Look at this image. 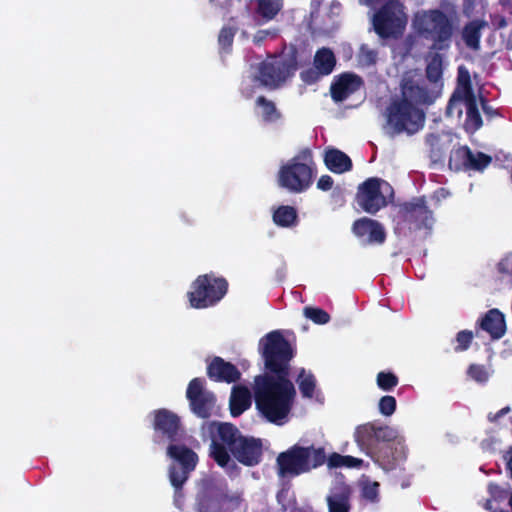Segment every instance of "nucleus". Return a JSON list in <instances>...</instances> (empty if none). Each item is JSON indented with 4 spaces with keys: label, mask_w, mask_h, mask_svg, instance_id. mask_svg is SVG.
<instances>
[{
    "label": "nucleus",
    "mask_w": 512,
    "mask_h": 512,
    "mask_svg": "<svg viewBox=\"0 0 512 512\" xmlns=\"http://www.w3.org/2000/svg\"><path fill=\"white\" fill-rule=\"evenodd\" d=\"M259 352L266 372L254 379L255 405L267 421L281 425L291 412L296 396L289 378L294 350L283 334L275 330L260 339Z\"/></svg>",
    "instance_id": "f257e3e1"
},
{
    "label": "nucleus",
    "mask_w": 512,
    "mask_h": 512,
    "mask_svg": "<svg viewBox=\"0 0 512 512\" xmlns=\"http://www.w3.org/2000/svg\"><path fill=\"white\" fill-rule=\"evenodd\" d=\"M212 436L209 456L224 468L231 461V455L242 465L253 467L262 461L263 443L260 438L244 436L232 423H216Z\"/></svg>",
    "instance_id": "f03ea898"
},
{
    "label": "nucleus",
    "mask_w": 512,
    "mask_h": 512,
    "mask_svg": "<svg viewBox=\"0 0 512 512\" xmlns=\"http://www.w3.org/2000/svg\"><path fill=\"white\" fill-rule=\"evenodd\" d=\"M355 442L361 449L371 451L377 444L384 443L375 453L374 460L383 468L391 469L405 457L404 446L398 439V431L388 425L368 422L359 425L354 433Z\"/></svg>",
    "instance_id": "7ed1b4c3"
},
{
    "label": "nucleus",
    "mask_w": 512,
    "mask_h": 512,
    "mask_svg": "<svg viewBox=\"0 0 512 512\" xmlns=\"http://www.w3.org/2000/svg\"><path fill=\"white\" fill-rule=\"evenodd\" d=\"M326 462L323 447L300 446L295 444L276 458L277 474L281 478H293L310 472Z\"/></svg>",
    "instance_id": "20e7f679"
},
{
    "label": "nucleus",
    "mask_w": 512,
    "mask_h": 512,
    "mask_svg": "<svg viewBox=\"0 0 512 512\" xmlns=\"http://www.w3.org/2000/svg\"><path fill=\"white\" fill-rule=\"evenodd\" d=\"M418 33L432 41L434 51H447L452 43L454 26L451 18L440 9L424 12L416 22Z\"/></svg>",
    "instance_id": "39448f33"
},
{
    "label": "nucleus",
    "mask_w": 512,
    "mask_h": 512,
    "mask_svg": "<svg viewBox=\"0 0 512 512\" xmlns=\"http://www.w3.org/2000/svg\"><path fill=\"white\" fill-rule=\"evenodd\" d=\"M313 155L309 148L302 149L279 171V185L290 192L300 193L307 190L314 177Z\"/></svg>",
    "instance_id": "423d86ee"
},
{
    "label": "nucleus",
    "mask_w": 512,
    "mask_h": 512,
    "mask_svg": "<svg viewBox=\"0 0 512 512\" xmlns=\"http://www.w3.org/2000/svg\"><path fill=\"white\" fill-rule=\"evenodd\" d=\"M228 282L224 277L213 273L199 275L191 284L187 297L190 306L205 309L216 305L227 294Z\"/></svg>",
    "instance_id": "0eeeda50"
},
{
    "label": "nucleus",
    "mask_w": 512,
    "mask_h": 512,
    "mask_svg": "<svg viewBox=\"0 0 512 512\" xmlns=\"http://www.w3.org/2000/svg\"><path fill=\"white\" fill-rule=\"evenodd\" d=\"M298 69L296 56L288 58L271 56L257 65L253 81L268 89L281 87Z\"/></svg>",
    "instance_id": "6e6552de"
},
{
    "label": "nucleus",
    "mask_w": 512,
    "mask_h": 512,
    "mask_svg": "<svg viewBox=\"0 0 512 512\" xmlns=\"http://www.w3.org/2000/svg\"><path fill=\"white\" fill-rule=\"evenodd\" d=\"M424 123V111L405 100H394L387 107V124L393 134L413 135L423 128Z\"/></svg>",
    "instance_id": "1a4fd4ad"
},
{
    "label": "nucleus",
    "mask_w": 512,
    "mask_h": 512,
    "mask_svg": "<svg viewBox=\"0 0 512 512\" xmlns=\"http://www.w3.org/2000/svg\"><path fill=\"white\" fill-rule=\"evenodd\" d=\"M406 24L404 6L398 0H388L373 16L374 30L384 39L401 36Z\"/></svg>",
    "instance_id": "9d476101"
},
{
    "label": "nucleus",
    "mask_w": 512,
    "mask_h": 512,
    "mask_svg": "<svg viewBox=\"0 0 512 512\" xmlns=\"http://www.w3.org/2000/svg\"><path fill=\"white\" fill-rule=\"evenodd\" d=\"M203 378H193L186 390V398L193 414L201 419H208L212 415L216 403V396L205 387Z\"/></svg>",
    "instance_id": "9b49d317"
},
{
    "label": "nucleus",
    "mask_w": 512,
    "mask_h": 512,
    "mask_svg": "<svg viewBox=\"0 0 512 512\" xmlns=\"http://www.w3.org/2000/svg\"><path fill=\"white\" fill-rule=\"evenodd\" d=\"M403 221L408 224L410 230H430L434 223L433 212L428 208L424 196L414 198L402 205Z\"/></svg>",
    "instance_id": "f8f14e48"
},
{
    "label": "nucleus",
    "mask_w": 512,
    "mask_h": 512,
    "mask_svg": "<svg viewBox=\"0 0 512 512\" xmlns=\"http://www.w3.org/2000/svg\"><path fill=\"white\" fill-rule=\"evenodd\" d=\"M381 182L379 178H368L358 187L356 202L369 214H376L387 205L386 198L381 192Z\"/></svg>",
    "instance_id": "ddd939ff"
},
{
    "label": "nucleus",
    "mask_w": 512,
    "mask_h": 512,
    "mask_svg": "<svg viewBox=\"0 0 512 512\" xmlns=\"http://www.w3.org/2000/svg\"><path fill=\"white\" fill-rule=\"evenodd\" d=\"M153 428L170 442L178 440L181 428L180 417L165 408L154 410Z\"/></svg>",
    "instance_id": "4468645a"
},
{
    "label": "nucleus",
    "mask_w": 512,
    "mask_h": 512,
    "mask_svg": "<svg viewBox=\"0 0 512 512\" xmlns=\"http://www.w3.org/2000/svg\"><path fill=\"white\" fill-rule=\"evenodd\" d=\"M364 82L363 79L350 72H344L335 77L330 86L331 98L334 102L339 103L345 101L352 94L357 92Z\"/></svg>",
    "instance_id": "2eb2a0df"
},
{
    "label": "nucleus",
    "mask_w": 512,
    "mask_h": 512,
    "mask_svg": "<svg viewBox=\"0 0 512 512\" xmlns=\"http://www.w3.org/2000/svg\"><path fill=\"white\" fill-rule=\"evenodd\" d=\"M352 232L360 239L365 238L367 244H383L386 232L383 225L377 220L362 217L354 221Z\"/></svg>",
    "instance_id": "dca6fc26"
},
{
    "label": "nucleus",
    "mask_w": 512,
    "mask_h": 512,
    "mask_svg": "<svg viewBox=\"0 0 512 512\" xmlns=\"http://www.w3.org/2000/svg\"><path fill=\"white\" fill-rule=\"evenodd\" d=\"M207 376L214 382L235 383L240 380L241 372L231 362L220 356H214L207 364Z\"/></svg>",
    "instance_id": "f3484780"
},
{
    "label": "nucleus",
    "mask_w": 512,
    "mask_h": 512,
    "mask_svg": "<svg viewBox=\"0 0 512 512\" xmlns=\"http://www.w3.org/2000/svg\"><path fill=\"white\" fill-rule=\"evenodd\" d=\"M400 100H405L412 105L429 106L434 103L436 96L428 89L426 85H420L412 78H405L401 84Z\"/></svg>",
    "instance_id": "a211bd4d"
},
{
    "label": "nucleus",
    "mask_w": 512,
    "mask_h": 512,
    "mask_svg": "<svg viewBox=\"0 0 512 512\" xmlns=\"http://www.w3.org/2000/svg\"><path fill=\"white\" fill-rule=\"evenodd\" d=\"M481 329L489 334L491 340H499L506 333V321L504 314L496 309L488 310L476 322V331Z\"/></svg>",
    "instance_id": "6ab92c4d"
},
{
    "label": "nucleus",
    "mask_w": 512,
    "mask_h": 512,
    "mask_svg": "<svg viewBox=\"0 0 512 512\" xmlns=\"http://www.w3.org/2000/svg\"><path fill=\"white\" fill-rule=\"evenodd\" d=\"M252 404L251 392L244 385H237L232 388L229 408L232 417H238L250 408Z\"/></svg>",
    "instance_id": "aec40b11"
},
{
    "label": "nucleus",
    "mask_w": 512,
    "mask_h": 512,
    "mask_svg": "<svg viewBox=\"0 0 512 512\" xmlns=\"http://www.w3.org/2000/svg\"><path fill=\"white\" fill-rule=\"evenodd\" d=\"M325 166L335 174H342L352 169V160L337 148H328L324 155Z\"/></svg>",
    "instance_id": "412c9836"
},
{
    "label": "nucleus",
    "mask_w": 512,
    "mask_h": 512,
    "mask_svg": "<svg viewBox=\"0 0 512 512\" xmlns=\"http://www.w3.org/2000/svg\"><path fill=\"white\" fill-rule=\"evenodd\" d=\"M488 26V22L481 19H474L467 22L462 29V39L465 45L473 50L480 49L482 30Z\"/></svg>",
    "instance_id": "4be33fe9"
},
{
    "label": "nucleus",
    "mask_w": 512,
    "mask_h": 512,
    "mask_svg": "<svg viewBox=\"0 0 512 512\" xmlns=\"http://www.w3.org/2000/svg\"><path fill=\"white\" fill-rule=\"evenodd\" d=\"M167 455L176 461L181 468L194 470L198 463V455L185 445L170 444Z\"/></svg>",
    "instance_id": "5701e85b"
},
{
    "label": "nucleus",
    "mask_w": 512,
    "mask_h": 512,
    "mask_svg": "<svg viewBox=\"0 0 512 512\" xmlns=\"http://www.w3.org/2000/svg\"><path fill=\"white\" fill-rule=\"evenodd\" d=\"M314 66L322 73L329 75L336 66V58L333 51L329 48H320L316 51L313 61Z\"/></svg>",
    "instance_id": "b1692460"
},
{
    "label": "nucleus",
    "mask_w": 512,
    "mask_h": 512,
    "mask_svg": "<svg viewBox=\"0 0 512 512\" xmlns=\"http://www.w3.org/2000/svg\"><path fill=\"white\" fill-rule=\"evenodd\" d=\"M465 107V129L466 131L475 132L479 130L483 124L476 97H469L465 99Z\"/></svg>",
    "instance_id": "393cba45"
},
{
    "label": "nucleus",
    "mask_w": 512,
    "mask_h": 512,
    "mask_svg": "<svg viewBox=\"0 0 512 512\" xmlns=\"http://www.w3.org/2000/svg\"><path fill=\"white\" fill-rule=\"evenodd\" d=\"M273 221L279 227H292L298 221L297 210L289 205H281L274 211Z\"/></svg>",
    "instance_id": "a878e982"
},
{
    "label": "nucleus",
    "mask_w": 512,
    "mask_h": 512,
    "mask_svg": "<svg viewBox=\"0 0 512 512\" xmlns=\"http://www.w3.org/2000/svg\"><path fill=\"white\" fill-rule=\"evenodd\" d=\"M492 163V157L481 151H473L469 147L465 171L483 172Z\"/></svg>",
    "instance_id": "bb28decb"
},
{
    "label": "nucleus",
    "mask_w": 512,
    "mask_h": 512,
    "mask_svg": "<svg viewBox=\"0 0 512 512\" xmlns=\"http://www.w3.org/2000/svg\"><path fill=\"white\" fill-rule=\"evenodd\" d=\"M256 2V13L266 21L274 19L283 6V0H256Z\"/></svg>",
    "instance_id": "cd10ccee"
},
{
    "label": "nucleus",
    "mask_w": 512,
    "mask_h": 512,
    "mask_svg": "<svg viewBox=\"0 0 512 512\" xmlns=\"http://www.w3.org/2000/svg\"><path fill=\"white\" fill-rule=\"evenodd\" d=\"M425 72L431 83H438L442 79L443 58L438 51L429 56Z\"/></svg>",
    "instance_id": "c85d7f7f"
},
{
    "label": "nucleus",
    "mask_w": 512,
    "mask_h": 512,
    "mask_svg": "<svg viewBox=\"0 0 512 512\" xmlns=\"http://www.w3.org/2000/svg\"><path fill=\"white\" fill-rule=\"evenodd\" d=\"M350 492L343 489L327 498L329 512H349L350 510Z\"/></svg>",
    "instance_id": "c756f323"
},
{
    "label": "nucleus",
    "mask_w": 512,
    "mask_h": 512,
    "mask_svg": "<svg viewBox=\"0 0 512 512\" xmlns=\"http://www.w3.org/2000/svg\"><path fill=\"white\" fill-rule=\"evenodd\" d=\"M469 147L467 145L458 146L451 150L448 166L455 172L465 171L466 159H468Z\"/></svg>",
    "instance_id": "7c9ffc66"
},
{
    "label": "nucleus",
    "mask_w": 512,
    "mask_h": 512,
    "mask_svg": "<svg viewBox=\"0 0 512 512\" xmlns=\"http://www.w3.org/2000/svg\"><path fill=\"white\" fill-rule=\"evenodd\" d=\"M257 106L262 109V119L264 122L271 123L281 118V113L278 111L275 103L265 96H259L256 99Z\"/></svg>",
    "instance_id": "2f4dec72"
},
{
    "label": "nucleus",
    "mask_w": 512,
    "mask_h": 512,
    "mask_svg": "<svg viewBox=\"0 0 512 512\" xmlns=\"http://www.w3.org/2000/svg\"><path fill=\"white\" fill-rule=\"evenodd\" d=\"M454 92H459L465 99L475 97L470 74L463 66L458 69L457 87Z\"/></svg>",
    "instance_id": "473e14b6"
},
{
    "label": "nucleus",
    "mask_w": 512,
    "mask_h": 512,
    "mask_svg": "<svg viewBox=\"0 0 512 512\" xmlns=\"http://www.w3.org/2000/svg\"><path fill=\"white\" fill-rule=\"evenodd\" d=\"M426 144L429 146V157L434 162H442L445 152L440 145V136L430 133L425 138Z\"/></svg>",
    "instance_id": "72a5a7b5"
},
{
    "label": "nucleus",
    "mask_w": 512,
    "mask_h": 512,
    "mask_svg": "<svg viewBox=\"0 0 512 512\" xmlns=\"http://www.w3.org/2000/svg\"><path fill=\"white\" fill-rule=\"evenodd\" d=\"M299 390L303 397L311 398L314 394L316 387V380L313 374H306L305 370L302 369L297 379Z\"/></svg>",
    "instance_id": "f704fd0d"
},
{
    "label": "nucleus",
    "mask_w": 512,
    "mask_h": 512,
    "mask_svg": "<svg viewBox=\"0 0 512 512\" xmlns=\"http://www.w3.org/2000/svg\"><path fill=\"white\" fill-rule=\"evenodd\" d=\"M193 470L177 467L175 465H171L169 467V480L171 482V485L176 489L180 490L185 482L189 478V474Z\"/></svg>",
    "instance_id": "c9c22d12"
},
{
    "label": "nucleus",
    "mask_w": 512,
    "mask_h": 512,
    "mask_svg": "<svg viewBox=\"0 0 512 512\" xmlns=\"http://www.w3.org/2000/svg\"><path fill=\"white\" fill-rule=\"evenodd\" d=\"M399 383V378L391 371H380L376 376V384L385 392L392 391Z\"/></svg>",
    "instance_id": "e433bc0d"
},
{
    "label": "nucleus",
    "mask_w": 512,
    "mask_h": 512,
    "mask_svg": "<svg viewBox=\"0 0 512 512\" xmlns=\"http://www.w3.org/2000/svg\"><path fill=\"white\" fill-rule=\"evenodd\" d=\"M326 461L328 462V466L330 468H338V467H356L358 466L362 460L352 457V456H343L338 453H332L328 458L326 457Z\"/></svg>",
    "instance_id": "4c0bfd02"
},
{
    "label": "nucleus",
    "mask_w": 512,
    "mask_h": 512,
    "mask_svg": "<svg viewBox=\"0 0 512 512\" xmlns=\"http://www.w3.org/2000/svg\"><path fill=\"white\" fill-rule=\"evenodd\" d=\"M238 28L236 26H224L218 35V43L222 50L229 51L233 45Z\"/></svg>",
    "instance_id": "58836bf2"
},
{
    "label": "nucleus",
    "mask_w": 512,
    "mask_h": 512,
    "mask_svg": "<svg viewBox=\"0 0 512 512\" xmlns=\"http://www.w3.org/2000/svg\"><path fill=\"white\" fill-rule=\"evenodd\" d=\"M304 315L306 318L319 325L327 324L330 321V315L325 310L318 307H305Z\"/></svg>",
    "instance_id": "ea45409f"
},
{
    "label": "nucleus",
    "mask_w": 512,
    "mask_h": 512,
    "mask_svg": "<svg viewBox=\"0 0 512 512\" xmlns=\"http://www.w3.org/2000/svg\"><path fill=\"white\" fill-rule=\"evenodd\" d=\"M397 407V401L394 396L385 395L379 399L378 409L380 414L389 417L394 414Z\"/></svg>",
    "instance_id": "a19ab883"
},
{
    "label": "nucleus",
    "mask_w": 512,
    "mask_h": 512,
    "mask_svg": "<svg viewBox=\"0 0 512 512\" xmlns=\"http://www.w3.org/2000/svg\"><path fill=\"white\" fill-rule=\"evenodd\" d=\"M465 104V98L459 92H453L451 95L447 107H446V115L453 116L455 113L458 115L462 114L461 104Z\"/></svg>",
    "instance_id": "79ce46f5"
},
{
    "label": "nucleus",
    "mask_w": 512,
    "mask_h": 512,
    "mask_svg": "<svg viewBox=\"0 0 512 512\" xmlns=\"http://www.w3.org/2000/svg\"><path fill=\"white\" fill-rule=\"evenodd\" d=\"M474 338V334L470 330H461L456 335L457 345L454 347L455 352L466 351Z\"/></svg>",
    "instance_id": "37998d69"
},
{
    "label": "nucleus",
    "mask_w": 512,
    "mask_h": 512,
    "mask_svg": "<svg viewBox=\"0 0 512 512\" xmlns=\"http://www.w3.org/2000/svg\"><path fill=\"white\" fill-rule=\"evenodd\" d=\"M468 376L478 383H486L489 379V374L483 365L471 364L467 370Z\"/></svg>",
    "instance_id": "c03bdc74"
},
{
    "label": "nucleus",
    "mask_w": 512,
    "mask_h": 512,
    "mask_svg": "<svg viewBox=\"0 0 512 512\" xmlns=\"http://www.w3.org/2000/svg\"><path fill=\"white\" fill-rule=\"evenodd\" d=\"M324 75L314 66L306 70L301 71L300 78L307 85H313L317 83Z\"/></svg>",
    "instance_id": "a18cd8bd"
},
{
    "label": "nucleus",
    "mask_w": 512,
    "mask_h": 512,
    "mask_svg": "<svg viewBox=\"0 0 512 512\" xmlns=\"http://www.w3.org/2000/svg\"><path fill=\"white\" fill-rule=\"evenodd\" d=\"M378 487L377 482L365 485L362 489V496L369 501H375L378 497Z\"/></svg>",
    "instance_id": "49530a36"
},
{
    "label": "nucleus",
    "mask_w": 512,
    "mask_h": 512,
    "mask_svg": "<svg viewBox=\"0 0 512 512\" xmlns=\"http://www.w3.org/2000/svg\"><path fill=\"white\" fill-rule=\"evenodd\" d=\"M360 56L366 65H373L376 63L377 53L374 50L362 46Z\"/></svg>",
    "instance_id": "de8ad7c7"
},
{
    "label": "nucleus",
    "mask_w": 512,
    "mask_h": 512,
    "mask_svg": "<svg viewBox=\"0 0 512 512\" xmlns=\"http://www.w3.org/2000/svg\"><path fill=\"white\" fill-rule=\"evenodd\" d=\"M333 179L329 175H322L317 181V188L322 191H328L333 187Z\"/></svg>",
    "instance_id": "09e8293b"
},
{
    "label": "nucleus",
    "mask_w": 512,
    "mask_h": 512,
    "mask_svg": "<svg viewBox=\"0 0 512 512\" xmlns=\"http://www.w3.org/2000/svg\"><path fill=\"white\" fill-rule=\"evenodd\" d=\"M492 22H493V25L497 29H502L507 26V21L504 16H500V15L495 16L494 19L492 20Z\"/></svg>",
    "instance_id": "8fccbe9b"
},
{
    "label": "nucleus",
    "mask_w": 512,
    "mask_h": 512,
    "mask_svg": "<svg viewBox=\"0 0 512 512\" xmlns=\"http://www.w3.org/2000/svg\"><path fill=\"white\" fill-rule=\"evenodd\" d=\"M510 411V408L509 407H504L502 409H500L495 415L493 418H490V420L492 421H495L497 420L498 418L504 416L505 414H507L508 412Z\"/></svg>",
    "instance_id": "3c124183"
},
{
    "label": "nucleus",
    "mask_w": 512,
    "mask_h": 512,
    "mask_svg": "<svg viewBox=\"0 0 512 512\" xmlns=\"http://www.w3.org/2000/svg\"><path fill=\"white\" fill-rule=\"evenodd\" d=\"M382 0H364L365 4L368 6H375L380 3Z\"/></svg>",
    "instance_id": "603ef678"
},
{
    "label": "nucleus",
    "mask_w": 512,
    "mask_h": 512,
    "mask_svg": "<svg viewBox=\"0 0 512 512\" xmlns=\"http://www.w3.org/2000/svg\"><path fill=\"white\" fill-rule=\"evenodd\" d=\"M506 262H500L498 264V269L500 272H503V273H508V271L504 268V265H505Z\"/></svg>",
    "instance_id": "864d4df0"
},
{
    "label": "nucleus",
    "mask_w": 512,
    "mask_h": 512,
    "mask_svg": "<svg viewBox=\"0 0 512 512\" xmlns=\"http://www.w3.org/2000/svg\"><path fill=\"white\" fill-rule=\"evenodd\" d=\"M182 219H183V221H184L185 223H187V224H191V223H192V221H191V220H189V219H188V217H187L186 215H182Z\"/></svg>",
    "instance_id": "5fc2aeb1"
},
{
    "label": "nucleus",
    "mask_w": 512,
    "mask_h": 512,
    "mask_svg": "<svg viewBox=\"0 0 512 512\" xmlns=\"http://www.w3.org/2000/svg\"><path fill=\"white\" fill-rule=\"evenodd\" d=\"M483 110H484L485 112H488L487 107H486L485 105L483 106Z\"/></svg>",
    "instance_id": "6e6d98bb"
}]
</instances>
